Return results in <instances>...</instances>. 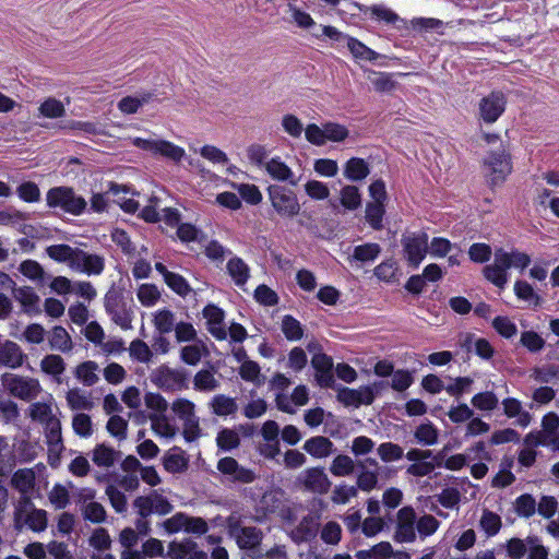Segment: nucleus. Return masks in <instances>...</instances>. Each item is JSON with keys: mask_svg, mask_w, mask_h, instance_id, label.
Listing matches in <instances>:
<instances>
[{"mask_svg": "<svg viewBox=\"0 0 559 559\" xmlns=\"http://www.w3.org/2000/svg\"><path fill=\"white\" fill-rule=\"evenodd\" d=\"M355 469L354 460L345 454L335 456L330 465V472L336 477H346L353 474Z\"/></svg>", "mask_w": 559, "mask_h": 559, "instance_id": "obj_49", "label": "nucleus"}, {"mask_svg": "<svg viewBox=\"0 0 559 559\" xmlns=\"http://www.w3.org/2000/svg\"><path fill=\"white\" fill-rule=\"evenodd\" d=\"M209 355V349L205 343L195 342L193 344L183 346L180 350V358L187 365L195 366L201 359Z\"/></svg>", "mask_w": 559, "mask_h": 559, "instance_id": "obj_40", "label": "nucleus"}, {"mask_svg": "<svg viewBox=\"0 0 559 559\" xmlns=\"http://www.w3.org/2000/svg\"><path fill=\"white\" fill-rule=\"evenodd\" d=\"M341 204L348 211H355L361 205V194L356 186H345L341 190Z\"/></svg>", "mask_w": 559, "mask_h": 559, "instance_id": "obj_52", "label": "nucleus"}, {"mask_svg": "<svg viewBox=\"0 0 559 559\" xmlns=\"http://www.w3.org/2000/svg\"><path fill=\"white\" fill-rule=\"evenodd\" d=\"M282 503V493L280 491L271 490L265 492L259 502V510L262 515L274 513Z\"/></svg>", "mask_w": 559, "mask_h": 559, "instance_id": "obj_60", "label": "nucleus"}, {"mask_svg": "<svg viewBox=\"0 0 559 559\" xmlns=\"http://www.w3.org/2000/svg\"><path fill=\"white\" fill-rule=\"evenodd\" d=\"M503 414L509 419H514V424L519 427L526 428L531 425L533 416L523 407L520 400L515 397H507L502 401Z\"/></svg>", "mask_w": 559, "mask_h": 559, "instance_id": "obj_25", "label": "nucleus"}, {"mask_svg": "<svg viewBox=\"0 0 559 559\" xmlns=\"http://www.w3.org/2000/svg\"><path fill=\"white\" fill-rule=\"evenodd\" d=\"M40 369L46 374L60 377L66 370V364L61 356L50 354L41 359Z\"/></svg>", "mask_w": 559, "mask_h": 559, "instance_id": "obj_51", "label": "nucleus"}, {"mask_svg": "<svg viewBox=\"0 0 559 559\" xmlns=\"http://www.w3.org/2000/svg\"><path fill=\"white\" fill-rule=\"evenodd\" d=\"M414 437L421 445H433L438 442L439 430L430 421L423 423L416 428Z\"/></svg>", "mask_w": 559, "mask_h": 559, "instance_id": "obj_45", "label": "nucleus"}, {"mask_svg": "<svg viewBox=\"0 0 559 559\" xmlns=\"http://www.w3.org/2000/svg\"><path fill=\"white\" fill-rule=\"evenodd\" d=\"M154 325L160 334H166L175 329L174 313L167 309L158 310L154 316Z\"/></svg>", "mask_w": 559, "mask_h": 559, "instance_id": "obj_63", "label": "nucleus"}, {"mask_svg": "<svg viewBox=\"0 0 559 559\" xmlns=\"http://www.w3.org/2000/svg\"><path fill=\"white\" fill-rule=\"evenodd\" d=\"M322 32L323 35L329 37L331 40L341 45H346L352 56L356 60L376 62L381 57L379 52L369 48L359 39L338 31L334 26L324 25L322 26Z\"/></svg>", "mask_w": 559, "mask_h": 559, "instance_id": "obj_9", "label": "nucleus"}, {"mask_svg": "<svg viewBox=\"0 0 559 559\" xmlns=\"http://www.w3.org/2000/svg\"><path fill=\"white\" fill-rule=\"evenodd\" d=\"M193 386L198 391H214L219 386V381L210 370H200L193 378Z\"/></svg>", "mask_w": 559, "mask_h": 559, "instance_id": "obj_53", "label": "nucleus"}, {"mask_svg": "<svg viewBox=\"0 0 559 559\" xmlns=\"http://www.w3.org/2000/svg\"><path fill=\"white\" fill-rule=\"evenodd\" d=\"M417 514L413 507L401 508L395 518L393 539L399 544H413L416 542Z\"/></svg>", "mask_w": 559, "mask_h": 559, "instance_id": "obj_13", "label": "nucleus"}, {"mask_svg": "<svg viewBox=\"0 0 559 559\" xmlns=\"http://www.w3.org/2000/svg\"><path fill=\"white\" fill-rule=\"evenodd\" d=\"M133 506L142 518L153 513L166 515L173 511V504L156 490L151 491L147 496L138 497Z\"/></svg>", "mask_w": 559, "mask_h": 559, "instance_id": "obj_17", "label": "nucleus"}, {"mask_svg": "<svg viewBox=\"0 0 559 559\" xmlns=\"http://www.w3.org/2000/svg\"><path fill=\"white\" fill-rule=\"evenodd\" d=\"M441 523L432 514H423L417 516L416 523V539L425 540L432 536L439 530Z\"/></svg>", "mask_w": 559, "mask_h": 559, "instance_id": "obj_39", "label": "nucleus"}, {"mask_svg": "<svg viewBox=\"0 0 559 559\" xmlns=\"http://www.w3.org/2000/svg\"><path fill=\"white\" fill-rule=\"evenodd\" d=\"M88 545L98 552H105L111 547V538L104 527L93 530L88 537Z\"/></svg>", "mask_w": 559, "mask_h": 559, "instance_id": "obj_57", "label": "nucleus"}, {"mask_svg": "<svg viewBox=\"0 0 559 559\" xmlns=\"http://www.w3.org/2000/svg\"><path fill=\"white\" fill-rule=\"evenodd\" d=\"M372 74L374 76H369L370 83L372 84L374 91L379 93L391 92L397 85V83L393 80V75L391 73L373 71Z\"/></svg>", "mask_w": 559, "mask_h": 559, "instance_id": "obj_58", "label": "nucleus"}, {"mask_svg": "<svg viewBox=\"0 0 559 559\" xmlns=\"http://www.w3.org/2000/svg\"><path fill=\"white\" fill-rule=\"evenodd\" d=\"M76 249L66 243L51 245L46 248V253L50 259L57 262H66L71 267Z\"/></svg>", "mask_w": 559, "mask_h": 559, "instance_id": "obj_47", "label": "nucleus"}, {"mask_svg": "<svg viewBox=\"0 0 559 559\" xmlns=\"http://www.w3.org/2000/svg\"><path fill=\"white\" fill-rule=\"evenodd\" d=\"M151 428L160 438L173 439L178 432L177 426L165 414H150Z\"/></svg>", "mask_w": 559, "mask_h": 559, "instance_id": "obj_30", "label": "nucleus"}, {"mask_svg": "<svg viewBox=\"0 0 559 559\" xmlns=\"http://www.w3.org/2000/svg\"><path fill=\"white\" fill-rule=\"evenodd\" d=\"M202 313L209 333L217 341L227 340V328L224 322L225 312L214 305H209L203 309Z\"/></svg>", "mask_w": 559, "mask_h": 559, "instance_id": "obj_21", "label": "nucleus"}, {"mask_svg": "<svg viewBox=\"0 0 559 559\" xmlns=\"http://www.w3.org/2000/svg\"><path fill=\"white\" fill-rule=\"evenodd\" d=\"M26 413L32 421L43 426L44 433L61 429V421L58 417L59 408L50 393H47L40 401L31 403Z\"/></svg>", "mask_w": 559, "mask_h": 559, "instance_id": "obj_5", "label": "nucleus"}, {"mask_svg": "<svg viewBox=\"0 0 559 559\" xmlns=\"http://www.w3.org/2000/svg\"><path fill=\"white\" fill-rule=\"evenodd\" d=\"M98 369L99 367L95 361L87 360L76 366L74 376L84 385L92 386L99 380Z\"/></svg>", "mask_w": 559, "mask_h": 559, "instance_id": "obj_37", "label": "nucleus"}, {"mask_svg": "<svg viewBox=\"0 0 559 559\" xmlns=\"http://www.w3.org/2000/svg\"><path fill=\"white\" fill-rule=\"evenodd\" d=\"M370 13L372 19L383 22L386 25H396L399 22H402L395 12L382 4L372 5Z\"/></svg>", "mask_w": 559, "mask_h": 559, "instance_id": "obj_62", "label": "nucleus"}, {"mask_svg": "<svg viewBox=\"0 0 559 559\" xmlns=\"http://www.w3.org/2000/svg\"><path fill=\"white\" fill-rule=\"evenodd\" d=\"M531 257L518 249L510 252L503 248H498L493 252V263L485 266L484 275L486 280H507V271L516 269L521 273L531 264Z\"/></svg>", "mask_w": 559, "mask_h": 559, "instance_id": "obj_1", "label": "nucleus"}, {"mask_svg": "<svg viewBox=\"0 0 559 559\" xmlns=\"http://www.w3.org/2000/svg\"><path fill=\"white\" fill-rule=\"evenodd\" d=\"M471 403L473 407L480 412L491 413L497 409L499 405V399L492 391H484L476 393Z\"/></svg>", "mask_w": 559, "mask_h": 559, "instance_id": "obj_44", "label": "nucleus"}, {"mask_svg": "<svg viewBox=\"0 0 559 559\" xmlns=\"http://www.w3.org/2000/svg\"><path fill=\"white\" fill-rule=\"evenodd\" d=\"M228 535L236 540L241 549H253L260 545L262 533L260 530L250 526H241L240 520L236 515H230L226 520Z\"/></svg>", "mask_w": 559, "mask_h": 559, "instance_id": "obj_14", "label": "nucleus"}, {"mask_svg": "<svg viewBox=\"0 0 559 559\" xmlns=\"http://www.w3.org/2000/svg\"><path fill=\"white\" fill-rule=\"evenodd\" d=\"M265 169L269 175L280 181H289L290 185L296 186L297 181L293 180L294 176L292 169L280 158H272L266 163Z\"/></svg>", "mask_w": 559, "mask_h": 559, "instance_id": "obj_42", "label": "nucleus"}, {"mask_svg": "<svg viewBox=\"0 0 559 559\" xmlns=\"http://www.w3.org/2000/svg\"><path fill=\"white\" fill-rule=\"evenodd\" d=\"M106 308L111 314L115 323H117L120 328L123 330L131 328V313L124 307L119 305L118 297L115 292H109L106 295Z\"/></svg>", "mask_w": 559, "mask_h": 559, "instance_id": "obj_27", "label": "nucleus"}, {"mask_svg": "<svg viewBox=\"0 0 559 559\" xmlns=\"http://www.w3.org/2000/svg\"><path fill=\"white\" fill-rule=\"evenodd\" d=\"M381 253V247L376 242L358 245L353 250V259L361 264L372 263Z\"/></svg>", "mask_w": 559, "mask_h": 559, "instance_id": "obj_41", "label": "nucleus"}, {"mask_svg": "<svg viewBox=\"0 0 559 559\" xmlns=\"http://www.w3.org/2000/svg\"><path fill=\"white\" fill-rule=\"evenodd\" d=\"M319 528V518L308 514L294 528L289 531L290 538L296 544L308 542L316 537Z\"/></svg>", "mask_w": 559, "mask_h": 559, "instance_id": "obj_24", "label": "nucleus"}, {"mask_svg": "<svg viewBox=\"0 0 559 559\" xmlns=\"http://www.w3.org/2000/svg\"><path fill=\"white\" fill-rule=\"evenodd\" d=\"M385 210L383 203L369 202L366 206V221L370 227L374 230H381L383 228V216Z\"/></svg>", "mask_w": 559, "mask_h": 559, "instance_id": "obj_50", "label": "nucleus"}, {"mask_svg": "<svg viewBox=\"0 0 559 559\" xmlns=\"http://www.w3.org/2000/svg\"><path fill=\"white\" fill-rule=\"evenodd\" d=\"M14 298L21 304L25 312L34 314L40 312L39 297L32 287L21 286L14 288Z\"/></svg>", "mask_w": 559, "mask_h": 559, "instance_id": "obj_33", "label": "nucleus"}, {"mask_svg": "<svg viewBox=\"0 0 559 559\" xmlns=\"http://www.w3.org/2000/svg\"><path fill=\"white\" fill-rule=\"evenodd\" d=\"M36 475L32 468H20L11 477V486L17 490L22 497H26L35 487Z\"/></svg>", "mask_w": 559, "mask_h": 559, "instance_id": "obj_31", "label": "nucleus"}, {"mask_svg": "<svg viewBox=\"0 0 559 559\" xmlns=\"http://www.w3.org/2000/svg\"><path fill=\"white\" fill-rule=\"evenodd\" d=\"M343 174L350 181H361L370 174V167L364 158L352 157L345 163Z\"/></svg>", "mask_w": 559, "mask_h": 559, "instance_id": "obj_34", "label": "nucleus"}, {"mask_svg": "<svg viewBox=\"0 0 559 559\" xmlns=\"http://www.w3.org/2000/svg\"><path fill=\"white\" fill-rule=\"evenodd\" d=\"M170 409L182 424V436L186 441L193 442L201 437L200 418L195 412V404L185 397L173 401Z\"/></svg>", "mask_w": 559, "mask_h": 559, "instance_id": "obj_6", "label": "nucleus"}, {"mask_svg": "<svg viewBox=\"0 0 559 559\" xmlns=\"http://www.w3.org/2000/svg\"><path fill=\"white\" fill-rule=\"evenodd\" d=\"M210 406L212 412L217 416H228L233 415L237 412V403L233 397L226 396L224 394L215 395Z\"/></svg>", "mask_w": 559, "mask_h": 559, "instance_id": "obj_46", "label": "nucleus"}, {"mask_svg": "<svg viewBox=\"0 0 559 559\" xmlns=\"http://www.w3.org/2000/svg\"><path fill=\"white\" fill-rule=\"evenodd\" d=\"M96 491L92 488H82L76 493V504L84 521L92 524H103L107 520L105 507L95 500Z\"/></svg>", "mask_w": 559, "mask_h": 559, "instance_id": "obj_12", "label": "nucleus"}, {"mask_svg": "<svg viewBox=\"0 0 559 559\" xmlns=\"http://www.w3.org/2000/svg\"><path fill=\"white\" fill-rule=\"evenodd\" d=\"M14 526L16 530L29 528L33 532L40 533L47 528V512L43 509H36L28 497H21L14 507Z\"/></svg>", "mask_w": 559, "mask_h": 559, "instance_id": "obj_3", "label": "nucleus"}, {"mask_svg": "<svg viewBox=\"0 0 559 559\" xmlns=\"http://www.w3.org/2000/svg\"><path fill=\"white\" fill-rule=\"evenodd\" d=\"M0 380L10 395L22 401L35 400L43 391V386L36 378L5 372Z\"/></svg>", "mask_w": 559, "mask_h": 559, "instance_id": "obj_8", "label": "nucleus"}, {"mask_svg": "<svg viewBox=\"0 0 559 559\" xmlns=\"http://www.w3.org/2000/svg\"><path fill=\"white\" fill-rule=\"evenodd\" d=\"M474 380L471 377H457L451 379V382L445 385V392L451 395L459 397L465 393H468L472 389Z\"/></svg>", "mask_w": 559, "mask_h": 559, "instance_id": "obj_61", "label": "nucleus"}, {"mask_svg": "<svg viewBox=\"0 0 559 559\" xmlns=\"http://www.w3.org/2000/svg\"><path fill=\"white\" fill-rule=\"evenodd\" d=\"M133 144L140 150L151 152L153 155L163 156L175 163H179L186 155L182 147L166 140L135 138Z\"/></svg>", "mask_w": 559, "mask_h": 559, "instance_id": "obj_16", "label": "nucleus"}, {"mask_svg": "<svg viewBox=\"0 0 559 559\" xmlns=\"http://www.w3.org/2000/svg\"><path fill=\"white\" fill-rule=\"evenodd\" d=\"M502 521L499 514L484 509L479 519V527L487 537L496 536L501 530Z\"/></svg>", "mask_w": 559, "mask_h": 559, "instance_id": "obj_43", "label": "nucleus"}, {"mask_svg": "<svg viewBox=\"0 0 559 559\" xmlns=\"http://www.w3.org/2000/svg\"><path fill=\"white\" fill-rule=\"evenodd\" d=\"M302 449L314 459H325L334 452L333 442L323 436L312 437L305 441Z\"/></svg>", "mask_w": 559, "mask_h": 559, "instance_id": "obj_29", "label": "nucleus"}, {"mask_svg": "<svg viewBox=\"0 0 559 559\" xmlns=\"http://www.w3.org/2000/svg\"><path fill=\"white\" fill-rule=\"evenodd\" d=\"M240 443V438L234 429L225 428L218 432L216 437V444L224 451L236 449Z\"/></svg>", "mask_w": 559, "mask_h": 559, "instance_id": "obj_64", "label": "nucleus"}, {"mask_svg": "<svg viewBox=\"0 0 559 559\" xmlns=\"http://www.w3.org/2000/svg\"><path fill=\"white\" fill-rule=\"evenodd\" d=\"M484 166L487 170V182L491 188L502 185L512 173L513 168L511 155L503 144H500L498 148L490 150L487 153L484 159Z\"/></svg>", "mask_w": 559, "mask_h": 559, "instance_id": "obj_4", "label": "nucleus"}, {"mask_svg": "<svg viewBox=\"0 0 559 559\" xmlns=\"http://www.w3.org/2000/svg\"><path fill=\"white\" fill-rule=\"evenodd\" d=\"M309 401V392L305 385H298L290 395L280 392L276 394L275 402L282 412L294 414L296 407L304 406Z\"/></svg>", "mask_w": 559, "mask_h": 559, "instance_id": "obj_23", "label": "nucleus"}, {"mask_svg": "<svg viewBox=\"0 0 559 559\" xmlns=\"http://www.w3.org/2000/svg\"><path fill=\"white\" fill-rule=\"evenodd\" d=\"M269 199L275 212L282 217H294L300 211L298 199L294 191L278 185L267 188Z\"/></svg>", "mask_w": 559, "mask_h": 559, "instance_id": "obj_10", "label": "nucleus"}, {"mask_svg": "<svg viewBox=\"0 0 559 559\" xmlns=\"http://www.w3.org/2000/svg\"><path fill=\"white\" fill-rule=\"evenodd\" d=\"M506 97L500 92H492L479 102V116L486 123L496 122L506 110Z\"/></svg>", "mask_w": 559, "mask_h": 559, "instance_id": "obj_19", "label": "nucleus"}, {"mask_svg": "<svg viewBox=\"0 0 559 559\" xmlns=\"http://www.w3.org/2000/svg\"><path fill=\"white\" fill-rule=\"evenodd\" d=\"M119 457L120 452L105 443L96 444L91 452L92 462L105 469L112 467Z\"/></svg>", "mask_w": 559, "mask_h": 559, "instance_id": "obj_28", "label": "nucleus"}, {"mask_svg": "<svg viewBox=\"0 0 559 559\" xmlns=\"http://www.w3.org/2000/svg\"><path fill=\"white\" fill-rule=\"evenodd\" d=\"M233 187L237 189L240 198L251 205H257L262 201V193L255 185L234 183Z\"/></svg>", "mask_w": 559, "mask_h": 559, "instance_id": "obj_59", "label": "nucleus"}, {"mask_svg": "<svg viewBox=\"0 0 559 559\" xmlns=\"http://www.w3.org/2000/svg\"><path fill=\"white\" fill-rule=\"evenodd\" d=\"M460 342L464 348H466L468 352L474 349L475 353L483 359H489L493 354L492 346L485 338H476L472 334H464L462 335Z\"/></svg>", "mask_w": 559, "mask_h": 559, "instance_id": "obj_35", "label": "nucleus"}, {"mask_svg": "<svg viewBox=\"0 0 559 559\" xmlns=\"http://www.w3.org/2000/svg\"><path fill=\"white\" fill-rule=\"evenodd\" d=\"M401 245L403 254L412 269H417L428 253V235L424 231L405 233Z\"/></svg>", "mask_w": 559, "mask_h": 559, "instance_id": "obj_11", "label": "nucleus"}, {"mask_svg": "<svg viewBox=\"0 0 559 559\" xmlns=\"http://www.w3.org/2000/svg\"><path fill=\"white\" fill-rule=\"evenodd\" d=\"M45 438L48 447V463L50 466L57 467L64 450L61 429L46 432Z\"/></svg>", "mask_w": 559, "mask_h": 559, "instance_id": "obj_32", "label": "nucleus"}, {"mask_svg": "<svg viewBox=\"0 0 559 559\" xmlns=\"http://www.w3.org/2000/svg\"><path fill=\"white\" fill-rule=\"evenodd\" d=\"M66 401L72 411H91L94 407L91 395L76 388L67 392Z\"/></svg>", "mask_w": 559, "mask_h": 559, "instance_id": "obj_38", "label": "nucleus"}, {"mask_svg": "<svg viewBox=\"0 0 559 559\" xmlns=\"http://www.w3.org/2000/svg\"><path fill=\"white\" fill-rule=\"evenodd\" d=\"M46 204L51 210H59L72 216H81L87 211V201L72 187L58 186L46 193Z\"/></svg>", "mask_w": 559, "mask_h": 559, "instance_id": "obj_2", "label": "nucleus"}, {"mask_svg": "<svg viewBox=\"0 0 559 559\" xmlns=\"http://www.w3.org/2000/svg\"><path fill=\"white\" fill-rule=\"evenodd\" d=\"M152 93H142L136 96H126L121 98L118 103V108L123 114H135L140 107L144 104H147L152 99Z\"/></svg>", "mask_w": 559, "mask_h": 559, "instance_id": "obj_48", "label": "nucleus"}, {"mask_svg": "<svg viewBox=\"0 0 559 559\" xmlns=\"http://www.w3.org/2000/svg\"><path fill=\"white\" fill-rule=\"evenodd\" d=\"M198 548L199 546L194 540L183 539L170 543L168 554L174 559H187Z\"/></svg>", "mask_w": 559, "mask_h": 559, "instance_id": "obj_54", "label": "nucleus"}, {"mask_svg": "<svg viewBox=\"0 0 559 559\" xmlns=\"http://www.w3.org/2000/svg\"><path fill=\"white\" fill-rule=\"evenodd\" d=\"M217 469L233 480L251 483L254 479V475L251 471L241 467L235 459L229 456L218 461Z\"/></svg>", "mask_w": 559, "mask_h": 559, "instance_id": "obj_26", "label": "nucleus"}, {"mask_svg": "<svg viewBox=\"0 0 559 559\" xmlns=\"http://www.w3.org/2000/svg\"><path fill=\"white\" fill-rule=\"evenodd\" d=\"M526 445H543L559 451V416L549 412L543 416L540 429L528 432L524 438Z\"/></svg>", "mask_w": 559, "mask_h": 559, "instance_id": "obj_7", "label": "nucleus"}, {"mask_svg": "<svg viewBox=\"0 0 559 559\" xmlns=\"http://www.w3.org/2000/svg\"><path fill=\"white\" fill-rule=\"evenodd\" d=\"M105 266L103 257L76 249L71 269L87 276L99 275Z\"/></svg>", "mask_w": 559, "mask_h": 559, "instance_id": "obj_18", "label": "nucleus"}, {"mask_svg": "<svg viewBox=\"0 0 559 559\" xmlns=\"http://www.w3.org/2000/svg\"><path fill=\"white\" fill-rule=\"evenodd\" d=\"M51 349L68 353L72 349V338L63 326L57 325L52 328L48 336Z\"/></svg>", "mask_w": 559, "mask_h": 559, "instance_id": "obj_36", "label": "nucleus"}, {"mask_svg": "<svg viewBox=\"0 0 559 559\" xmlns=\"http://www.w3.org/2000/svg\"><path fill=\"white\" fill-rule=\"evenodd\" d=\"M25 359L26 355L19 344L0 335V367L16 369L24 364Z\"/></svg>", "mask_w": 559, "mask_h": 559, "instance_id": "obj_22", "label": "nucleus"}, {"mask_svg": "<svg viewBox=\"0 0 559 559\" xmlns=\"http://www.w3.org/2000/svg\"><path fill=\"white\" fill-rule=\"evenodd\" d=\"M38 111L40 116L50 119L61 118L66 115L64 105L53 97L45 99L40 104Z\"/></svg>", "mask_w": 559, "mask_h": 559, "instance_id": "obj_55", "label": "nucleus"}, {"mask_svg": "<svg viewBox=\"0 0 559 559\" xmlns=\"http://www.w3.org/2000/svg\"><path fill=\"white\" fill-rule=\"evenodd\" d=\"M72 429L79 437L90 438L94 432L92 418L85 413H76L72 417Z\"/></svg>", "mask_w": 559, "mask_h": 559, "instance_id": "obj_56", "label": "nucleus"}, {"mask_svg": "<svg viewBox=\"0 0 559 559\" xmlns=\"http://www.w3.org/2000/svg\"><path fill=\"white\" fill-rule=\"evenodd\" d=\"M151 382L164 391H180L187 388V377L182 370L162 365L150 374Z\"/></svg>", "mask_w": 559, "mask_h": 559, "instance_id": "obj_15", "label": "nucleus"}, {"mask_svg": "<svg viewBox=\"0 0 559 559\" xmlns=\"http://www.w3.org/2000/svg\"><path fill=\"white\" fill-rule=\"evenodd\" d=\"M298 481L304 488L313 493H326L331 487V481L323 468L311 467L305 469L298 477Z\"/></svg>", "mask_w": 559, "mask_h": 559, "instance_id": "obj_20", "label": "nucleus"}]
</instances>
